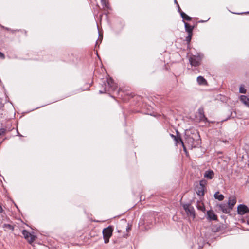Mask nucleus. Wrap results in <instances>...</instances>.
<instances>
[{
  "label": "nucleus",
  "instance_id": "nucleus-1",
  "mask_svg": "<svg viewBox=\"0 0 249 249\" xmlns=\"http://www.w3.org/2000/svg\"><path fill=\"white\" fill-rule=\"evenodd\" d=\"M155 220V217L152 213H146L143 215V218H141L139 226H143L146 230H148L152 228L153 225V222Z\"/></svg>",
  "mask_w": 249,
  "mask_h": 249
},
{
  "label": "nucleus",
  "instance_id": "nucleus-2",
  "mask_svg": "<svg viewBox=\"0 0 249 249\" xmlns=\"http://www.w3.org/2000/svg\"><path fill=\"white\" fill-rule=\"evenodd\" d=\"M105 88L103 90H100V94L107 93V92L114 91L117 89V85L114 83L113 80L111 78H107L106 82H104Z\"/></svg>",
  "mask_w": 249,
  "mask_h": 249
},
{
  "label": "nucleus",
  "instance_id": "nucleus-3",
  "mask_svg": "<svg viewBox=\"0 0 249 249\" xmlns=\"http://www.w3.org/2000/svg\"><path fill=\"white\" fill-rule=\"evenodd\" d=\"M113 230L114 227L111 225H109L103 230L102 233L105 243L107 244L109 242V239L112 235Z\"/></svg>",
  "mask_w": 249,
  "mask_h": 249
},
{
  "label": "nucleus",
  "instance_id": "nucleus-4",
  "mask_svg": "<svg viewBox=\"0 0 249 249\" xmlns=\"http://www.w3.org/2000/svg\"><path fill=\"white\" fill-rule=\"evenodd\" d=\"M182 206L188 216L192 217L193 218H195V211L194 207L191 206V204H184L182 205Z\"/></svg>",
  "mask_w": 249,
  "mask_h": 249
},
{
  "label": "nucleus",
  "instance_id": "nucleus-5",
  "mask_svg": "<svg viewBox=\"0 0 249 249\" xmlns=\"http://www.w3.org/2000/svg\"><path fill=\"white\" fill-rule=\"evenodd\" d=\"M22 233L24 236V238L28 241V242L31 244L36 239V236L31 234L26 230H23L22 231Z\"/></svg>",
  "mask_w": 249,
  "mask_h": 249
},
{
  "label": "nucleus",
  "instance_id": "nucleus-6",
  "mask_svg": "<svg viewBox=\"0 0 249 249\" xmlns=\"http://www.w3.org/2000/svg\"><path fill=\"white\" fill-rule=\"evenodd\" d=\"M201 58L199 56L192 55L189 58V62L192 66L196 67L200 63Z\"/></svg>",
  "mask_w": 249,
  "mask_h": 249
},
{
  "label": "nucleus",
  "instance_id": "nucleus-7",
  "mask_svg": "<svg viewBox=\"0 0 249 249\" xmlns=\"http://www.w3.org/2000/svg\"><path fill=\"white\" fill-rule=\"evenodd\" d=\"M237 213L239 215H244L249 213V208L244 204H240L237 207Z\"/></svg>",
  "mask_w": 249,
  "mask_h": 249
},
{
  "label": "nucleus",
  "instance_id": "nucleus-8",
  "mask_svg": "<svg viewBox=\"0 0 249 249\" xmlns=\"http://www.w3.org/2000/svg\"><path fill=\"white\" fill-rule=\"evenodd\" d=\"M206 216L207 220L209 221H218L217 215L214 213L212 210H210L207 212Z\"/></svg>",
  "mask_w": 249,
  "mask_h": 249
},
{
  "label": "nucleus",
  "instance_id": "nucleus-9",
  "mask_svg": "<svg viewBox=\"0 0 249 249\" xmlns=\"http://www.w3.org/2000/svg\"><path fill=\"white\" fill-rule=\"evenodd\" d=\"M217 207H218L219 210L221 211L224 213L228 214L230 213L231 209L229 208L227 203H221L217 205Z\"/></svg>",
  "mask_w": 249,
  "mask_h": 249
},
{
  "label": "nucleus",
  "instance_id": "nucleus-10",
  "mask_svg": "<svg viewBox=\"0 0 249 249\" xmlns=\"http://www.w3.org/2000/svg\"><path fill=\"white\" fill-rule=\"evenodd\" d=\"M199 119L200 122H207L208 119L204 114V111L203 108H199L198 109Z\"/></svg>",
  "mask_w": 249,
  "mask_h": 249
},
{
  "label": "nucleus",
  "instance_id": "nucleus-11",
  "mask_svg": "<svg viewBox=\"0 0 249 249\" xmlns=\"http://www.w3.org/2000/svg\"><path fill=\"white\" fill-rule=\"evenodd\" d=\"M236 203V198L234 196H231L229 197L227 204L229 206V208L231 210H232L234 205Z\"/></svg>",
  "mask_w": 249,
  "mask_h": 249
},
{
  "label": "nucleus",
  "instance_id": "nucleus-12",
  "mask_svg": "<svg viewBox=\"0 0 249 249\" xmlns=\"http://www.w3.org/2000/svg\"><path fill=\"white\" fill-rule=\"evenodd\" d=\"M195 190L197 195L203 196L205 194V191H206V189L197 185L195 188Z\"/></svg>",
  "mask_w": 249,
  "mask_h": 249
},
{
  "label": "nucleus",
  "instance_id": "nucleus-13",
  "mask_svg": "<svg viewBox=\"0 0 249 249\" xmlns=\"http://www.w3.org/2000/svg\"><path fill=\"white\" fill-rule=\"evenodd\" d=\"M183 22L184 23L185 31L187 32L188 34H193V30L194 28V26L190 25L189 23L185 22L184 20H183Z\"/></svg>",
  "mask_w": 249,
  "mask_h": 249
},
{
  "label": "nucleus",
  "instance_id": "nucleus-14",
  "mask_svg": "<svg viewBox=\"0 0 249 249\" xmlns=\"http://www.w3.org/2000/svg\"><path fill=\"white\" fill-rule=\"evenodd\" d=\"M240 100L245 105L249 107V96L241 95Z\"/></svg>",
  "mask_w": 249,
  "mask_h": 249
},
{
  "label": "nucleus",
  "instance_id": "nucleus-15",
  "mask_svg": "<svg viewBox=\"0 0 249 249\" xmlns=\"http://www.w3.org/2000/svg\"><path fill=\"white\" fill-rule=\"evenodd\" d=\"M188 141L189 142L191 143L192 146L195 147L198 144L199 140H197L195 141V139L192 137H189L188 139Z\"/></svg>",
  "mask_w": 249,
  "mask_h": 249
},
{
  "label": "nucleus",
  "instance_id": "nucleus-16",
  "mask_svg": "<svg viewBox=\"0 0 249 249\" xmlns=\"http://www.w3.org/2000/svg\"><path fill=\"white\" fill-rule=\"evenodd\" d=\"M211 231L212 232H217L220 231L221 230H220V226H219V224L212 225V228H211Z\"/></svg>",
  "mask_w": 249,
  "mask_h": 249
},
{
  "label": "nucleus",
  "instance_id": "nucleus-17",
  "mask_svg": "<svg viewBox=\"0 0 249 249\" xmlns=\"http://www.w3.org/2000/svg\"><path fill=\"white\" fill-rule=\"evenodd\" d=\"M196 207L198 210L201 211L203 212H204L206 210L204 203H200L199 201H197V202Z\"/></svg>",
  "mask_w": 249,
  "mask_h": 249
},
{
  "label": "nucleus",
  "instance_id": "nucleus-18",
  "mask_svg": "<svg viewBox=\"0 0 249 249\" xmlns=\"http://www.w3.org/2000/svg\"><path fill=\"white\" fill-rule=\"evenodd\" d=\"M214 197L219 201H222L224 198V196L222 194H220L219 192H216L214 194Z\"/></svg>",
  "mask_w": 249,
  "mask_h": 249
},
{
  "label": "nucleus",
  "instance_id": "nucleus-19",
  "mask_svg": "<svg viewBox=\"0 0 249 249\" xmlns=\"http://www.w3.org/2000/svg\"><path fill=\"white\" fill-rule=\"evenodd\" d=\"M180 15L182 18V21L184 20H186L187 21H190L191 20V18L186 15L185 13L183 12H180Z\"/></svg>",
  "mask_w": 249,
  "mask_h": 249
},
{
  "label": "nucleus",
  "instance_id": "nucleus-20",
  "mask_svg": "<svg viewBox=\"0 0 249 249\" xmlns=\"http://www.w3.org/2000/svg\"><path fill=\"white\" fill-rule=\"evenodd\" d=\"M170 136L172 138L174 139V140L176 141V143H179V142H181L182 145H183V143L180 137L176 136L174 135L171 134H170Z\"/></svg>",
  "mask_w": 249,
  "mask_h": 249
},
{
  "label": "nucleus",
  "instance_id": "nucleus-21",
  "mask_svg": "<svg viewBox=\"0 0 249 249\" xmlns=\"http://www.w3.org/2000/svg\"><path fill=\"white\" fill-rule=\"evenodd\" d=\"M197 82L200 85H204L206 83V80L205 78L201 76H199L197 78Z\"/></svg>",
  "mask_w": 249,
  "mask_h": 249
},
{
  "label": "nucleus",
  "instance_id": "nucleus-22",
  "mask_svg": "<svg viewBox=\"0 0 249 249\" xmlns=\"http://www.w3.org/2000/svg\"><path fill=\"white\" fill-rule=\"evenodd\" d=\"M204 176L206 178L211 179L214 177V172H205Z\"/></svg>",
  "mask_w": 249,
  "mask_h": 249
},
{
  "label": "nucleus",
  "instance_id": "nucleus-23",
  "mask_svg": "<svg viewBox=\"0 0 249 249\" xmlns=\"http://www.w3.org/2000/svg\"><path fill=\"white\" fill-rule=\"evenodd\" d=\"M3 227L8 228L12 231L14 230V226L11 225L9 224H4L3 225Z\"/></svg>",
  "mask_w": 249,
  "mask_h": 249
},
{
  "label": "nucleus",
  "instance_id": "nucleus-24",
  "mask_svg": "<svg viewBox=\"0 0 249 249\" xmlns=\"http://www.w3.org/2000/svg\"><path fill=\"white\" fill-rule=\"evenodd\" d=\"M207 183V181L205 179L201 180L199 182V185L206 189V185Z\"/></svg>",
  "mask_w": 249,
  "mask_h": 249
},
{
  "label": "nucleus",
  "instance_id": "nucleus-25",
  "mask_svg": "<svg viewBox=\"0 0 249 249\" xmlns=\"http://www.w3.org/2000/svg\"><path fill=\"white\" fill-rule=\"evenodd\" d=\"M101 2L102 3V6L107 8H109V3L107 1H106V0H101Z\"/></svg>",
  "mask_w": 249,
  "mask_h": 249
},
{
  "label": "nucleus",
  "instance_id": "nucleus-26",
  "mask_svg": "<svg viewBox=\"0 0 249 249\" xmlns=\"http://www.w3.org/2000/svg\"><path fill=\"white\" fill-rule=\"evenodd\" d=\"M188 36L186 37L185 40L187 42V44H189L191 40L192 36L193 34H188Z\"/></svg>",
  "mask_w": 249,
  "mask_h": 249
},
{
  "label": "nucleus",
  "instance_id": "nucleus-27",
  "mask_svg": "<svg viewBox=\"0 0 249 249\" xmlns=\"http://www.w3.org/2000/svg\"><path fill=\"white\" fill-rule=\"evenodd\" d=\"M239 92L241 93H245L246 92V89L243 85L240 86L239 88Z\"/></svg>",
  "mask_w": 249,
  "mask_h": 249
},
{
  "label": "nucleus",
  "instance_id": "nucleus-28",
  "mask_svg": "<svg viewBox=\"0 0 249 249\" xmlns=\"http://www.w3.org/2000/svg\"><path fill=\"white\" fill-rule=\"evenodd\" d=\"M219 226H220V230H221L220 231H225L227 227L225 225L222 224V223H220Z\"/></svg>",
  "mask_w": 249,
  "mask_h": 249
},
{
  "label": "nucleus",
  "instance_id": "nucleus-29",
  "mask_svg": "<svg viewBox=\"0 0 249 249\" xmlns=\"http://www.w3.org/2000/svg\"><path fill=\"white\" fill-rule=\"evenodd\" d=\"M131 228H132V225L128 223L127 226H126V227L125 228V230L127 232H128L131 230Z\"/></svg>",
  "mask_w": 249,
  "mask_h": 249
},
{
  "label": "nucleus",
  "instance_id": "nucleus-30",
  "mask_svg": "<svg viewBox=\"0 0 249 249\" xmlns=\"http://www.w3.org/2000/svg\"><path fill=\"white\" fill-rule=\"evenodd\" d=\"M6 132V129L5 128H1L0 129V136L3 135Z\"/></svg>",
  "mask_w": 249,
  "mask_h": 249
},
{
  "label": "nucleus",
  "instance_id": "nucleus-31",
  "mask_svg": "<svg viewBox=\"0 0 249 249\" xmlns=\"http://www.w3.org/2000/svg\"><path fill=\"white\" fill-rule=\"evenodd\" d=\"M0 57L2 58H4L5 57L4 54L1 52H0Z\"/></svg>",
  "mask_w": 249,
  "mask_h": 249
},
{
  "label": "nucleus",
  "instance_id": "nucleus-32",
  "mask_svg": "<svg viewBox=\"0 0 249 249\" xmlns=\"http://www.w3.org/2000/svg\"><path fill=\"white\" fill-rule=\"evenodd\" d=\"M177 7H178V12H179V13L180 14V12H182V11H181V9H180V7H179V5H178L177 6Z\"/></svg>",
  "mask_w": 249,
  "mask_h": 249
},
{
  "label": "nucleus",
  "instance_id": "nucleus-33",
  "mask_svg": "<svg viewBox=\"0 0 249 249\" xmlns=\"http://www.w3.org/2000/svg\"><path fill=\"white\" fill-rule=\"evenodd\" d=\"M89 235H90L91 237H94L95 236L94 234H92V231H90V232L89 234Z\"/></svg>",
  "mask_w": 249,
  "mask_h": 249
},
{
  "label": "nucleus",
  "instance_id": "nucleus-34",
  "mask_svg": "<svg viewBox=\"0 0 249 249\" xmlns=\"http://www.w3.org/2000/svg\"><path fill=\"white\" fill-rule=\"evenodd\" d=\"M174 2L175 4H177V5L178 6V5H179L177 1V0H174Z\"/></svg>",
  "mask_w": 249,
  "mask_h": 249
},
{
  "label": "nucleus",
  "instance_id": "nucleus-35",
  "mask_svg": "<svg viewBox=\"0 0 249 249\" xmlns=\"http://www.w3.org/2000/svg\"><path fill=\"white\" fill-rule=\"evenodd\" d=\"M206 171L209 172V171H213L210 169H208V170H206Z\"/></svg>",
  "mask_w": 249,
  "mask_h": 249
},
{
  "label": "nucleus",
  "instance_id": "nucleus-36",
  "mask_svg": "<svg viewBox=\"0 0 249 249\" xmlns=\"http://www.w3.org/2000/svg\"><path fill=\"white\" fill-rule=\"evenodd\" d=\"M121 231V230H118V232H120Z\"/></svg>",
  "mask_w": 249,
  "mask_h": 249
},
{
  "label": "nucleus",
  "instance_id": "nucleus-37",
  "mask_svg": "<svg viewBox=\"0 0 249 249\" xmlns=\"http://www.w3.org/2000/svg\"><path fill=\"white\" fill-rule=\"evenodd\" d=\"M244 13H249V12H245Z\"/></svg>",
  "mask_w": 249,
  "mask_h": 249
},
{
  "label": "nucleus",
  "instance_id": "nucleus-38",
  "mask_svg": "<svg viewBox=\"0 0 249 249\" xmlns=\"http://www.w3.org/2000/svg\"><path fill=\"white\" fill-rule=\"evenodd\" d=\"M6 29L7 30H9V29H8V28H6Z\"/></svg>",
  "mask_w": 249,
  "mask_h": 249
}]
</instances>
